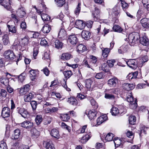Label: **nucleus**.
Segmentation results:
<instances>
[{
  "label": "nucleus",
  "instance_id": "17",
  "mask_svg": "<svg viewBox=\"0 0 149 149\" xmlns=\"http://www.w3.org/2000/svg\"><path fill=\"white\" fill-rule=\"evenodd\" d=\"M118 83V80L117 78H114L109 79L108 81V84L110 86L113 87L116 86L117 83Z\"/></svg>",
  "mask_w": 149,
  "mask_h": 149
},
{
  "label": "nucleus",
  "instance_id": "55",
  "mask_svg": "<svg viewBox=\"0 0 149 149\" xmlns=\"http://www.w3.org/2000/svg\"><path fill=\"white\" fill-rule=\"evenodd\" d=\"M30 104L33 110H35L37 107L38 103L37 102L33 100L31 101Z\"/></svg>",
  "mask_w": 149,
  "mask_h": 149
},
{
  "label": "nucleus",
  "instance_id": "63",
  "mask_svg": "<svg viewBox=\"0 0 149 149\" xmlns=\"http://www.w3.org/2000/svg\"><path fill=\"white\" fill-rule=\"evenodd\" d=\"M147 128L145 126L143 125H141L140 128L141 134L142 133H144V134H146V130Z\"/></svg>",
  "mask_w": 149,
  "mask_h": 149
},
{
  "label": "nucleus",
  "instance_id": "10",
  "mask_svg": "<svg viewBox=\"0 0 149 149\" xmlns=\"http://www.w3.org/2000/svg\"><path fill=\"white\" fill-rule=\"evenodd\" d=\"M125 40L129 41L130 45L131 46H134L138 42V38H126Z\"/></svg>",
  "mask_w": 149,
  "mask_h": 149
},
{
  "label": "nucleus",
  "instance_id": "36",
  "mask_svg": "<svg viewBox=\"0 0 149 149\" xmlns=\"http://www.w3.org/2000/svg\"><path fill=\"white\" fill-rule=\"evenodd\" d=\"M91 136L90 135L87 134L82 137L80 142L82 143H85L89 139Z\"/></svg>",
  "mask_w": 149,
  "mask_h": 149
},
{
  "label": "nucleus",
  "instance_id": "11",
  "mask_svg": "<svg viewBox=\"0 0 149 149\" xmlns=\"http://www.w3.org/2000/svg\"><path fill=\"white\" fill-rule=\"evenodd\" d=\"M142 26L144 28L146 29L149 28V19L144 18H143L140 20Z\"/></svg>",
  "mask_w": 149,
  "mask_h": 149
},
{
  "label": "nucleus",
  "instance_id": "30",
  "mask_svg": "<svg viewBox=\"0 0 149 149\" xmlns=\"http://www.w3.org/2000/svg\"><path fill=\"white\" fill-rule=\"evenodd\" d=\"M102 55L104 58H106L108 56L110 49L108 48H103L102 49Z\"/></svg>",
  "mask_w": 149,
  "mask_h": 149
},
{
  "label": "nucleus",
  "instance_id": "61",
  "mask_svg": "<svg viewBox=\"0 0 149 149\" xmlns=\"http://www.w3.org/2000/svg\"><path fill=\"white\" fill-rule=\"evenodd\" d=\"M115 61L114 59L108 60L107 61V63L109 66L110 67H112L113 66Z\"/></svg>",
  "mask_w": 149,
  "mask_h": 149
},
{
  "label": "nucleus",
  "instance_id": "50",
  "mask_svg": "<svg viewBox=\"0 0 149 149\" xmlns=\"http://www.w3.org/2000/svg\"><path fill=\"white\" fill-rule=\"evenodd\" d=\"M87 127V125H85L83 126L81 128L77 130V133L78 134L83 133L86 132V128Z\"/></svg>",
  "mask_w": 149,
  "mask_h": 149
},
{
  "label": "nucleus",
  "instance_id": "20",
  "mask_svg": "<svg viewBox=\"0 0 149 149\" xmlns=\"http://www.w3.org/2000/svg\"><path fill=\"white\" fill-rule=\"evenodd\" d=\"M67 102L70 105L74 106L77 105L78 103L76 99L73 97H70L68 98Z\"/></svg>",
  "mask_w": 149,
  "mask_h": 149
},
{
  "label": "nucleus",
  "instance_id": "44",
  "mask_svg": "<svg viewBox=\"0 0 149 149\" xmlns=\"http://www.w3.org/2000/svg\"><path fill=\"white\" fill-rule=\"evenodd\" d=\"M113 29L114 31L119 33L121 32L123 30L122 28L118 25H114Z\"/></svg>",
  "mask_w": 149,
  "mask_h": 149
},
{
  "label": "nucleus",
  "instance_id": "27",
  "mask_svg": "<svg viewBox=\"0 0 149 149\" xmlns=\"http://www.w3.org/2000/svg\"><path fill=\"white\" fill-rule=\"evenodd\" d=\"M72 57V56L70 53H63L61 56V58L63 60H68Z\"/></svg>",
  "mask_w": 149,
  "mask_h": 149
},
{
  "label": "nucleus",
  "instance_id": "54",
  "mask_svg": "<svg viewBox=\"0 0 149 149\" xmlns=\"http://www.w3.org/2000/svg\"><path fill=\"white\" fill-rule=\"evenodd\" d=\"M54 43L55 47L57 49H59L62 47L63 44L62 42H60L58 40H56L55 41Z\"/></svg>",
  "mask_w": 149,
  "mask_h": 149
},
{
  "label": "nucleus",
  "instance_id": "46",
  "mask_svg": "<svg viewBox=\"0 0 149 149\" xmlns=\"http://www.w3.org/2000/svg\"><path fill=\"white\" fill-rule=\"evenodd\" d=\"M91 33L89 31H83L81 33L82 37H89L91 36Z\"/></svg>",
  "mask_w": 149,
  "mask_h": 149
},
{
  "label": "nucleus",
  "instance_id": "18",
  "mask_svg": "<svg viewBox=\"0 0 149 149\" xmlns=\"http://www.w3.org/2000/svg\"><path fill=\"white\" fill-rule=\"evenodd\" d=\"M37 71L35 70L31 69L29 71L30 74V77L32 81H33L36 78Z\"/></svg>",
  "mask_w": 149,
  "mask_h": 149
},
{
  "label": "nucleus",
  "instance_id": "3",
  "mask_svg": "<svg viewBox=\"0 0 149 149\" xmlns=\"http://www.w3.org/2000/svg\"><path fill=\"white\" fill-rule=\"evenodd\" d=\"M127 65L130 68L136 69L138 66V62L136 59H129L126 62Z\"/></svg>",
  "mask_w": 149,
  "mask_h": 149
},
{
  "label": "nucleus",
  "instance_id": "42",
  "mask_svg": "<svg viewBox=\"0 0 149 149\" xmlns=\"http://www.w3.org/2000/svg\"><path fill=\"white\" fill-rule=\"evenodd\" d=\"M63 74L65 77L67 79L70 78L73 74L71 70L65 71L63 72Z\"/></svg>",
  "mask_w": 149,
  "mask_h": 149
},
{
  "label": "nucleus",
  "instance_id": "12",
  "mask_svg": "<svg viewBox=\"0 0 149 149\" xmlns=\"http://www.w3.org/2000/svg\"><path fill=\"white\" fill-rule=\"evenodd\" d=\"M75 25L77 28L81 30L84 28L86 26V24L82 21L79 20L76 22Z\"/></svg>",
  "mask_w": 149,
  "mask_h": 149
},
{
  "label": "nucleus",
  "instance_id": "16",
  "mask_svg": "<svg viewBox=\"0 0 149 149\" xmlns=\"http://www.w3.org/2000/svg\"><path fill=\"white\" fill-rule=\"evenodd\" d=\"M131 91H129L127 94L126 99L128 102L130 103L134 102V101H136V100L134 99Z\"/></svg>",
  "mask_w": 149,
  "mask_h": 149
},
{
  "label": "nucleus",
  "instance_id": "53",
  "mask_svg": "<svg viewBox=\"0 0 149 149\" xmlns=\"http://www.w3.org/2000/svg\"><path fill=\"white\" fill-rule=\"evenodd\" d=\"M7 26L8 29L9 31L13 33H15L16 32V29L15 26L13 25H7Z\"/></svg>",
  "mask_w": 149,
  "mask_h": 149
},
{
  "label": "nucleus",
  "instance_id": "31",
  "mask_svg": "<svg viewBox=\"0 0 149 149\" xmlns=\"http://www.w3.org/2000/svg\"><path fill=\"white\" fill-rule=\"evenodd\" d=\"M9 80L6 77H2L0 78V82L5 86L8 85Z\"/></svg>",
  "mask_w": 149,
  "mask_h": 149
},
{
  "label": "nucleus",
  "instance_id": "45",
  "mask_svg": "<svg viewBox=\"0 0 149 149\" xmlns=\"http://www.w3.org/2000/svg\"><path fill=\"white\" fill-rule=\"evenodd\" d=\"M129 123L132 125H134L136 121V117L135 116H131L129 117Z\"/></svg>",
  "mask_w": 149,
  "mask_h": 149
},
{
  "label": "nucleus",
  "instance_id": "26",
  "mask_svg": "<svg viewBox=\"0 0 149 149\" xmlns=\"http://www.w3.org/2000/svg\"><path fill=\"white\" fill-rule=\"evenodd\" d=\"M45 148L46 149H55L52 141L50 140L46 142Z\"/></svg>",
  "mask_w": 149,
  "mask_h": 149
},
{
  "label": "nucleus",
  "instance_id": "29",
  "mask_svg": "<svg viewBox=\"0 0 149 149\" xmlns=\"http://www.w3.org/2000/svg\"><path fill=\"white\" fill-rule=\"evenodd\" d=\"M120 111L117 108L114 107H112L111 110V114L114 116H116L119 114H120L121 113H120Z\"/></svg>",
  "mask_w": 149,
  "mask_h": 149
},
{
  "label": "nucleus",
  "instance_id": "47",
  "mask_svg": "<svg viewBox=\"0 0 149 149\" xmlns=\"http://www.w3.org/2000/svg\"><path fill=\"white\" fill-rule=\"evenodd\" d=\"M142 2L144 7L147 10H149V0H142Z\"/></svg>",
  "mask_w": 149,
  "mask_h": 149
},
{
  "label": "nucleus",
  "instance_id": "49",
  "mask_svg": "<svg viewBox=\"0 0 149 149\" xmlns=\"http://www.w3.org/2000/svg\"><path fill=\"white\" fill-rule=\"evenodd\" d=\"M42 120V116L40 115H37L35 118V121L37 125H39Z\"/></svg>",
  "mask_w": 149,
  "mask_h": 149
},
{
  "label": "nucleus",
  "instance_id": "23",
  "mask_svg": "<svg viewBox=\"0 0 149 149\" xmlns=\"http://www.w3.org/2000/svg\"><path fill=\"white\" fill-rule=\"evenodd\" d=\"M50 134L55 138L58 139L59 138V132L57 129H52L51 131Z\"/></svg>",
  "mask_w": 149,
  "mask_h": 149
},
{
  "label": "nucleus",
  "instance_id": "1",
  "mask_svg": "<svg viewBox=\"0 0 149 149\" xmlns=\"http://www.w3.org/2000/svg\"><path fill=\"white\" fill-rule=\"evenodd\" d=\"M29 38H23L18 40L17 39L15 41L12 49L16 50H20L21 47L27 45L29 43Z\"/></svg>",
  "mask_w": 149,
  "mask_h": 149
},
{
  "label": "nucleus",
  "instance_id": "7",
  "mask_svg": "<svg viewBox=\"0 0 149 149\" xmlns=\"http://www.w3.org/2000/svg\"><path fill=\"white\" fill-rule=\"evenodd\" d=\"M113 141L116 147H118L119 146L122 148H126V146L127 145L128 143L127 142H125L124 143H122V141L118 139H114Z\"/></svg>",
  "mask_w": 149,
  "mask_h": 149
},
{
  "label": "nucleus",
  "instance_id": "43",
  "mask_svg": "<svg viewBox=\"0 0 149 149\" xmlns=\"http://www.w3.org/2000/svg\"><path fill=\"white\" fill-rule=\"evenodd\" d=\"M41 17L43 20L48 21L50 20V17L47 15L43 13L41 15Z\"/></svg>",
  "mask_w": 149,
  "mask_h": 149
},
{
  "label": "nucleus",
  "instance_id": "52",
  "mask_svg": "<svg viewBox=\"0 0 149 149\" xmlns=\"http://www.w3.org/2000/svg\"><path fill=\"white\" fill-rule=\"evenodd\" d=\"M61 117L62 120L64 121H68L70 118V116L68 114H62Z\"/></svg>",
  "mask_w": 149,
  "mask_h": 149
},
{
  "label": "nucleus",
  "instance_id": "25",
  "mask_svg": "<svg viewBox=\"0 0 149 149\" xmlns=\"http://www.w3.org/2000/svg\"><path fill=\"white\" fill-rule=\"evenodd\" d=\"M86 47L83 45L80 44L77 47V51L79 53H82L86 50Z\"/></svg>",
  "mask_w": 149,
  "mask_h": 149
},
{
  "label": "nucleus",
  "instance_id": "15",
  "mask_svg": "<svg viewBox=\"0 0 149 149\" xmlns=\"http://www.w3.org/2000/svg\"><path fill=\"white\" fill-rule=\"evenodd\" d=\"M97 112L95 110H90L88 111V116L90 120L94 119L96 117Z\"/></svg>",
  "mask_w": 149,
  "mask_h": 149
},
{
  "label": "nucleus",
  "instance_id": "56",
  "mask_svg": "<svg viewBox=\"0 0 149 149\" xmlns=\"http://www.w3.org/2000/svg\"><path fill=\"white\" fill-rule=\"evenodd\" d=\"M61 127L63 128H65L68 130L69 132L71 131V127L66 124L65 123L62 122L61 125Z\"/></svg>",
  "mask_w": 149,
  "mask_h": 149
},
{
  "label": "nucleus",
  "instance_id": "39",
  "mask_svg": "<svg viewBox=\"0 0 149 149\" xmlns=\"http://www.w3.org/2000/svg\"><path fill=\"white\" fill-rule=\"evenodd\" d=\"M55 2L58 7H61L65 3V0H54Z\"/></svg>",
  "mask_w": 149,
  "mask_h": 149
},
{
  "label": "nucleus",
  "instance_id": "28",
  "mask_svg": "<svg viewBox=\"0 0 149 149\" xmlns=\"http://www.w3.org/2000/svg\"><path fill=\"white\" fill-rule=\"evenodd\" d=\"M51 30V27L49 25L47 24H45L41 30L44 33H49Z\"/></svg>",
  "mask_w": 149,
  "mask_h": 149
},
{
  "label": "nucleus",
  "instance_id": "60",
  "mask_svg": "<svg viewBox=\"0 0 149 149\" xmlns=\"http://www.w3.org/2000/svg\"><path fill=\"white\" fill-rule=\"evenodd\" d=\"M105 97L107 99H114L115 97L114 95L109 93H105Z\"/></svg>",
  "mask_w": 149,
  "mask_h": 149
},
{
  "label": "nucleus",
  "instance_id": "6",
  "mask_svg": "<svg viewBox=\"0 0 149 149\" xmlns=\"http://www.w3.org/2000/svg\"><path fill=\"white\" fill-rule=\"evenodd\" d=\"M10 109L8 107H4L1 111V116L3 118L9 117L10 115Z\"/></svg>",
  "mask_w": 149,
  "mask_h": 149
},
{
  "label": "nucleus",
  "instance_id": "33",
  "mask_svg": "<svg viewBox=\"0 0 149 149\" xmlns=\"http://www.w3.org/2000/svg\"><path fill=\"white\" fill-rule=\"evenodd\" d=\"M81 3H79L74 10V13L76 16H78L81 10Z\"/></svg>",
  "mask_w": 149,
  "mask_h": 149
},
{
  "label": "nucleus",
  "instance_id": "19",
  "mask_svg": "<svg viewBox=\"0 0 149 149\" xmlns=\"http://www.w3.org/2000/svg\"><path fill=\"white\" fill-rule=\"evenodd\" d=\"M34 97V94L33 93H30L26 95L24 97V100L25 102H29Z\"/></svg>",
  "mask_w": 149,
  "mask_h": 149
},
{
  "label": "nucleus",
  "instance_id": "51",
  "mask_svg": "<svg viewBox=\"0 0 149 149\" xmlns=\"http://www.w3.org/2000/svg\"><path fill=\"white\" fill-rule=\"evenodd\" d=\"M89 59L91 62L94 64L96 63L97 60V58L95 56L92 55L90 56Z\"/></svg>",
  "mask_w": 149,
  "mask_h": 149
},
{
  "label": "nucleus",
  "instance_id": "64",
  "mask_svg": "<svg viewBox=\"0 0 149 149\" xmlns=\"http://www.w3.org/2000/svg\"><path fill=\"white\" fill-rule=\"evenodd\" d=\"M41 71H42L46 76H48L49 74V71L47 68L46 67L43 69Z\"/></svg>",
  "mask_w": 149,
  "mask_h": 149
},
{
  "label": "nucleus",
  "instance_id": "2",
  "mask_svg": "<svg viewBox=\"0 0 149 149\" xmlns=\"http://www.w3.org/2000/svg\"><path fill=\"white\" fill-rule=\"evenodd\" d=\"M93 83V81L90 79H87L85 81V87L89 91L95 90L97 88L96 84H94L92 85Z\"/></svg>",
  "mask_w": 149,
  "mask_h": 149
},
{
  "label": "nucleus",
  "instance_id": "8",
  "mask_svg": "<svg viewBox=\"0 0 149 149\" xmlns=\"http://www.w3.org/2000/svg\"><path fill=\"white\" fill-rule=\"evenodd\" d=\"M21 127L26 128L27 129H29L31 128L33 126V123L32 122L26 120L20 124Z\"/></svg>",
  "mask_w": 149,
  "mask_h": 149
},
{
  "label": "nucleus",
  "instance_id": "35",
  "mask_svg": "<svg viewBox=\"0 0 149 149\" xmlns=\"http://www.w3.org/2000/svg\"><path fill=\"white\" fill-rule=\"evenodd\" d=\"M89 100L91 104L93 107L95 109H97L98 108V105L96 102L93 98L91 97Z\"/></svg>",
  "mask_w": 149,
  "mask_h": 149
},
{
  "label": "nucleus",
  "instance_id": "9",
  "mask_svg": "<svg viewBox=\"0 0 149 149\" xmlns=\"http://www.w3.org/2000/svg\"><path fill=\"white\" fill-rule=\"evenodd\" d=\"M30 86L29 84H26L24 85L23 87L21 88L19 91V93L22 95H24L28 93L30 89Z\"/></svg>",
  "mask_w": 149,
  "mask_h": 149
},
{
  "label": "nucleus",
  "instance_id": "41",
  "mask_svg": "<svg viewBox=\"0 0 149 149\" xmlns=\"http://www.w3.org/2000/svg\"><path fill=\"white\" fill-rule=\"evenodd\" d=\"M78 41L77 38H68L67 42L72 45H75Z\"/></svg>",
  "mask_w": 149,
  "mask_h": 149
},
{
  "label": "nucleus",
  "instance_id": "38",
  "mask_svg": "<svg viewBox=\"0 0 149 149\" xmlns=\"http://www.w3.org/2000/svg\"><path fill=\"white\" fill-rule=\"evenodd\" d=\"M67 35L63 27H62L59 31L58 36H60V37H64L67 36Z\"/></svg>",
  "mask_w": 149,
  "mask_h": 149
},
{
  "label": "nucleus",
  "instance_id": "22",
  "mask_svg": "<svg viewBox=\"0 0 149 149\" xmlns=\"http://www.w3.org/2000/svg\"><path fill=\"white\" fill-rule=\"evenodd\" d=\"M123 88L125 90L130 91L134 89V86L132 84L125 83L123 84Z\"/></svg>",
  "mask_w": 149,
  "mask_h": 149
},
{
  "label": "nucleus",
  "instance_id": "48",
  "mask_svg": "<svg viewBox=\"0 0 149 149\" xmlns=\"http://www.w3.org/2000/svg\"><path fill=\"white\" fill-rule=\"evenodd\" d=\"M121 47V48L123 50V52L125 53L127 52L129 50L130 47V45L124 44L122 45Z\"/></svg>",
  "mask_w": 149,
  "mask_h": 149
},
{
  "label": "nucleus",
  "instance_id": "59",
  "mask_svg": "<svg viewBox=\"0 0 149 149\" xmlns=\"http://www.w3.org/2000/svg\"><path fill=\"white\" fill-rule=\"evenodd\" d=\"M122 4V6L124 10H125L128 7V4L126 3L125 1L122 0H120Z\"/></svg>",
  "mask_w": 149,
  "mask_h": 149
},
{
  "label": "nucleus",
  "instance_id": "40",
  "mask_svg": "<svg viewBox=\"0 0 149 149\" xmlns=\"http://www.w3.org/2000/svg\"><path fill=\"white\" fill-rule=\"evenodd\" d=\"M114 136L113 134L112 133H109L105 137V140L108 141H111L112 140Z\"/></svg>",
  "mask_w": 149,
  "mask_h": 149
},
{
  "label": "nucleus",
  "instance_id": "37",
  "mask_svg": "<svg viewBox=\"0 0 149 149\" xmlns=\"http://www.w3.org/2000/svg\"><path fill=\"white\" fill-rule=\"evenodd\" d=\"M20 135V130L18 129L14 130V133L13 134L14 139H17L19 138Z\"/></svg>",
  "mask_w": 149,
  "mask_h": 149
},
{
  "label": "nucleus",
  "instance_id": "62",
  "mask_svg": "<svg viewBox=\"0 0 149 149\" xmlns=\"http://www.w3.org/2000/svg\"><path fill=\"white\" fill-rule=\"evenodd\" d=\"M38 53V47H35L33 49V56L34 59L36 58V57L37 56Z\"/></svg>",
  "mask_w": 149,
  "mask_h": 149
},
{
  "label": "nucleus",
  "instance_id": "13",
  "mask_svg": "<svg viewBox=\"0 0 149 149\" xmlns=\"http://www.w3.org/2000/svg\"><path fill=\"white\" fill-rule=\"evenodd\" d=\"M12 0H9V2L8 3L6 0H3L1 3V5L3 6L5 8L8 10H11L12 8L11 6Z\"/></svg>",
  "mask_w": 149,
  "mask_h": 149
},
{
  "label": "nucleus",
  "instance_id": "34",
  "mask_svg": "<svg viewBox=\"0 0 149 149\" xmlns=\"http://www.w3.org/2000/svg\"><path fill=\"white\" fill-rule=\"evenodd\" d=\"M58 109L57 107L47 108L46 110V112L47 113H52L56 112L58 110Z\"/></svg>",
  "mask_w": 149,
  "mask_h": 149
},
{
  "label": "nucleus",
  "instance_id": "5",
  "mask_svg": "<svg viewBox=\"0 0 149 149\" xmlns=\"http://www.w3.org/2000/svg\"><path fill=\"white\" fill-rule=\"evenodd\" d=\"M17 112L24 118L27 117L29 113L25 108L22 107H18L16 109Z\"/></svg>",
  "mask_w": 149,
  "mask_h": 149
},
{
  "label": "nucleus",
  "instance_id": "57",
  "mask_svg": "<svg viewBox=\"0 0 149 149\" xmlns=\"http://www.w3.org/2000/svg\"><path fill=\"white\" fill-rule=\"evenodd\" d=\"M0 149H8L6 144L3 141H1L0 142Z\"/></svg>",
  "mask_w": 149,
  "mask_h": 149
},
{
  "label": "nucleus",
  "instance_id": "14",
  "mask_svg": "<svg viewBox=\"0 0 149 149\" xmlns=\"http://www.w3.org/2000/svg\"><path fill=\"white\" fill-rule=\"evenodd\" d=\"M108 118L106 114L102 115L98 118L97 120V125H98L102 124L104 121H106Z\"/></svg>",
  "mask_w": 149,
  "mask_h": 149
},
{
  "label": "nucleus",
  "instance_id": "4",
  "mask_svg": "<svg viewBox=\"0 0 149 149\" xmlns=\"http://www.w3.org/2000/svg\"><path fill=\"white\" fill-rule=\"evenodd\" d=\"M3 55L6 58L9 60H13L15 58L13 51L10 50H8L5 52Z\"/></svg>",
  "mask_w": 149,
  "mask_h": 149
},
{
  "label": "nucleus",
  "instance_id": "21",
  "mask_svg": "<svg viewBox=\"0 0 149 149\" xmlns=\"http://www.w3.org/2000/svg\"><path fill=\"white\" fill-rule=\"evenodd\" d=\"M17 14L19 17L23 18L26 15L25 10L23 8H21L18 10Z\"/></svg>",
  "mask_w": 149,
  "mask_h": 149
},
{
  "label": "nucleus",
  "instance_id": "24",
  "mask_svg": "<svg viewBox=\"0 0 149 149\" xmlns=\"http://www.w3.org/2000/svg\"><path fill=\"white\" fill-rule=\"evenodd\" d=\"M139 42L142 45L148 46L149 45V40L148 38H139Z\"/></svg>",
  "mask_w": 149,
  "mask_h": 149
},
{
  "label": "nucleus",
  "instance_id": "32",
  "mask_svg": "<svg viewBox=\"0 0 149 149\" xmlns=\"http://www.w3.org/2000/svg\"><path fill=\"white\" fill-rule=\"evenodd\" d=\"M100 12L99 9L97 8H95L94 12L92 14V16L95 21H96L97 20L98 16L100 13Z\"/></svg>",
  "mask_w": 149,
  "mask_h": 149
},
{
  "label": "nucleus",
  "instance_id": "58",
  "mask_svg": "<svg viewBox=\"0 0 149 149\" xmlns=\"http://www.w3.org/2000/svg\"><path fill=\"white\" fill-rule=\"evenodd\" d=\"M126 135L127 137L130 138V140H132L134 138V135L133 133L131 131H128L126 133Z\"/></svg>",
  "mask_w": 149,
  "mask_h": 149
}]
</instances>
